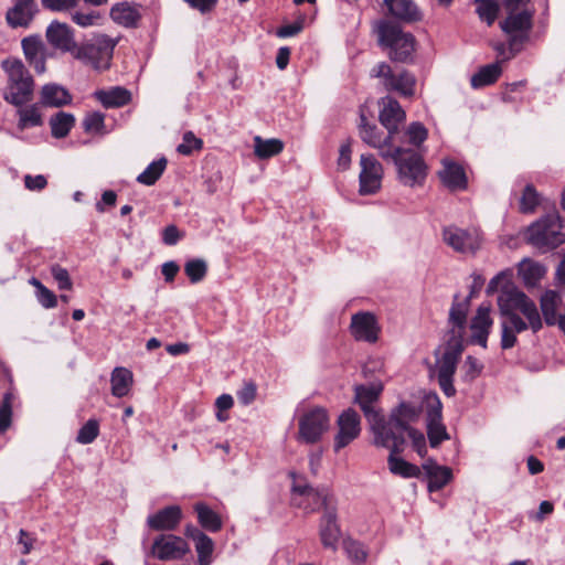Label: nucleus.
<instances>
[{
    "mask_svg": "<svg viewBox=\"0 0 565 565\" xmlns=\"http://www.w3.org/2000/svg\"><path fill=\"white\" fill-rule=\"evenodd\" d=\"M305 18H299L292 23L281 25L277 29L276 35L278 38H290L300 33L303 29Z\"/></svg>",
    "mask_w": 565,
    "mask_h": 565,
    "instance_id": "61",
    "label": "nucleus"
},
{
    "mask_svg": "<svg viewBox=\"0 0 565 565\" xmlns=\"http://www.w3.org/2000/svg\"><path fill=\"white\" fill-rule=\"evenodd\" d=\"M188 542L174 534H160L151 546V554L160 561H180L190 553Z\"/></svg>",
    "mask_w": 565,
    "mask_h": 565,
    "instance_id": "12",
    "label": "nucleus"
},
{
    "mask_svg": "<svg viewBox=\"0 0 565 565\" xmlns=\"http://www.w3.org/2000/svg\"><path fill=\"white\" fill-rule=\"evenodd\" d=\"M393 74L392 67L386 62H380L370 72L371 77L383 78L384 87H386L390 79H393Z\"/></svg>",
    "mask_w": 565,
    "mask_h": 565,
    "instance_id": "64",
    "label": "nucleus"
},
{
    "mask_svg": "<svg viewBox=\"0 0 565 565\" xmlns=\"http://www.w3.org/2000/svg\"><path fill=\"white\" fill-rule=\"evenodd\" d=\"M2 70L8 74L3 99L15 107L28 105L33 99L34 79L17 57H8L1 62Z\"/></svg>",
    "mask_w": 565,
    "mask_h": 565,
    "instance_id": "4",
    "label": "nucleus"
},
{
    "mask_svg": "<svg viewBox=\"0 0 565 565\" xmlns=\"http://www.w3.org/2000/svg\"><path fill=\"white\" fill-rule=\"evenodd\" d=\"M202 149L203 140L198 138L191 130L183 134L182 143L177 147V151L182 156H191L194 151Z\"/></svg>",
    "mask_w": 565,
    "mask_h": 565,
    "instance_id": "49",
    "label": "nucleus"
},
{
    "mask_svg": "<svg viewBox=\"0 0 565 565\" xmlns=\"http://www.w3.org/2000/svg\"><path fill=\"white\" fill-rule=\"evenodd\" d=\"M24 56L35 72L41 74L45 71V57L42 54L43 43L36 35L24 38L21 42Z\"/></svg>",
    "mask_w": 565,
    "mask_h": 565,
    "instance_id": "30",
    "label": "nucleus"
},
{
    "mask_svg": "<svg viewBox=\"0 0 565 565\" xmlns=\"http://www.w3.org/2000/svg\"><path fill=\"white\" fill-rule=\"evenodd\" d=\"M140 4L129 3L127 1L118 2L110 9L109 15L111 20L124 28H138L142 18L139 12Z\"/></svg>",
    "mask_w": 565,
    "mask_h": 565,
    "instance_id": "24",
    "label": "nucleus"
},
{
    "mask_svg": "<svg viewBox=\"0 0 565 565\" xmlns=\"http://www.w3.org/2000/svg\"><path fill=\"white\" fill-rule=\"evenodd\" d=\"M420 409L411 402L402 401L391 409L388 417L383 415V430H374L373 444L376 447H388L391 440L405 437V430L413 427L411 423L418 419Z\"/></svg>",
    "mask_w": 565,
    "mask_h": 565,
    "instance_id": "5",
    "label": "nucleus"
},
{
    "mask_svg": "<svg viewBox=\"0 0 565 565\" xmlns=\"http://www.w3.org/2000/svg\"><path fill=\"white\" fill-rule=\"evenodd\" d=\"M50 271L54 280L57 282L60 290H72L73 281L66 268L62 267L60 264H53Z\"/></svg>",
    "mask_w": 565,
    "mask_h": 565,
    "instance_id": "54",
    "label": "nucleus"
},
{
    "mask_svg": "<svg viewBox=\"0 0 565 565\" xmlns=\"http://www.w3.org/2000/svg\"><path fill=\"white\" fill-rule=\"evenodd\" d=\"M470 307L469 299L459 301V294L454 296V300L449 310L448 323L452 326L451 329L461 331L463 333L467 324V316Z\"/></svg>",
    "mask_w": 565,
    "mask_h": 565,
    "instance_id": "37",
    "label": "nucleus"
},
{
    "mask_svg": "<svg viewBox=\"0 0 565 565\" xmlns=\"http://www.w3.org/2000/svg\"><path fill=\"white\" fill-rule=\"evenodd\" d=\"M562 303L561 294L554 289L545 290L540 297V309L544 322L548 327L556 326L559 315L557 313L558 307Z\"/></svg>",
    "mask_w": 565,
    "mask_h": 565,
    "instance_id": "29",
    "label": "nucleus"
},
{
    "mask_svg": "<svg viewBox=\"0 0 565 565\" xmlns=\"http://www.w3.org/2000/svg\"><path fill=\"white\" fill-rule=\"evenodd\" d=\"M132 372L126 367H115L111 372V394L116 397L127 396L132 385Z\"/></svg>",
    "mask_w": 565,
    "mask_h": 565,
    "instance_id": "38",
    "label": "nucleus"
},
{
    "mask_svg": "<svg viewBox=\"0 0 565 565\" xmlns=\"http://www.w3.org/2000/svg\"><path fill=\"white\" fill-rule=\"evenodd\" d=\"M527 295L519 289L513 284L509 282L501 288V294L498 297V307L500 310V315H502V309H508L510 311L519 310L525 300H527Z\"/></svg>",
    "mask_w": 565,
    "mask_h": 565,
    "instance_id": "31",
    "label": "nucleus"
},
{
    "mask_svg": "<svg viewBox=\"0 0 565 565\" xmlns=\"http://www.w3.org/2000/svg\"><path fill=\"white\" fill-rule=\"evenodd\" d=\"M563 222L556 210L533 222L525 233V242L541 253L551 252L565 243Z\"/></svg>",
    "mask_w": 565,
    "mask_h": 565,
    "instance_id": "6",
    "label": "nucleus"
},
{
    "mask_svg": "<svg viewBox=\"0 0 565 565\" xmlns=\"http://www.w3.org/2000/svg\"><path fill=\"white\" fill-rule=\"evenodd\" d=\"M330 427V416L323 406H313L298 418L297 441L306 445L319 443Z\"/></svg>",
    "mask_w": 565,
    "mask_h": 565,
    "instance_id": "9",
    "label": "nucleus"
},
{
    "mask_svg": "<svg viewBox=\"0 0 565 565\" xmlns=\"http://www.w3.org/2000/svg\"><path fill=\"white\" fill-rule=\"evenodd\" d=\"M255 154L259 159H269L279 154L284 150V142L280 139L263 140L260 137H255Z\"/></svg>",
    "mask_w": 565,
    "mask_h": 565,
    "instance_id": "43",
    "label": "nucleus"
},
{
    "mask_svg": "<svg viewBox=\"0 0 565 565\" xmlns=\"http://www.w3.org/2000/svg\"><path fill=\"white\" fill-rule=\"evenodd\" d=\"M198 522L207 532L216 533L222 530L223 521L221 515L204 502L194 504Z\"/></svg>",
    "mask_w": 565,
    "mask_h": 565,
    "instance_id": "33",
    "label": "nucleus"
},
{
    "mask_svg": "<svg viewBox=\"0 0 565 565\" xmlns=\"http://www.w3.org/2000/svg\"><path fill=\"white\" fill-rule=\"evenodd\" d=\"M195 551L198 553L199 565H210L214 551L213 540L209 535H202V537L195 542Z\"/></svg>",
    "mask_w": 565,
    "mask_h": 565,
    "instance_id": "48",
    "label": "nucleus"
},
{
    "mask_svg": "<svg viewBox=\"0 0 565 565\" xmlns=\"http://www.w3.org/2000/svg\"><path fill=\"white\" fill-rule=\"evenodd\" d=\"M416 83L415 75L407 70H403L397 75L393 74V79H390L385 89L388 92H397L403 97H413L415 95Z\"/></svg>",
    "mask_w": 565,
    "mask_h": 565,
    "instance_id": "34",
    "label": "nucleus"
},
{
    "mask_svg": "<svg viewBox=\"0 0 565 565\" xmlns=\"http://www.w3.org/2000/svg\"><path fill=\"white\" fill-rule=\"evenodd\" d=\"M343 548L347 552L349 558L355 562H364L366 559L367 554L359 541L352 540L350 537L344 539Z\"/></svg>",
    "mask_w": 565,
    "mask_h": 565,
    "instance_id": "56",
    "label": "nucleus"
},
{
    "mask_svg": "<svg viewBox=\"0 0 565 565\" xmlns=\"http://www.w3.org/2000/svg\"><path fill=\"white\" fill-rule=\"evenodd\" d=\"M505 17L499 21L500 30L509 36L511 56L519 55L531 41L534 26V10H504Z\"/></svg>",
    "mask_w": 565,
    "mask_h": 565,
    "instance_id": "7",
    "label": "nucleus"
},
{
    "mask_svg": "<svg viewBox=\"0 0 565 565\" xmlns=\"http://www.w3.org/2000/svg\"><path fill=\"white\" fill-rule=\"evenodd\" d=\"M405 434L412 440L413 449L417 452L420 458H425L427 455V445L425 435L415 427H409L405 430Z\"/></svg>",
    "mask_w": 565,
    "mask_h": 565,
    "instance_id": "55",
    "label": "nucleus"
},
{
    "mask_svg": "<svg viewBox=\"0 0 565 565\" xmlns=\"http://www.w3.org/2000/svg\"><path fill=\"white\" fill-rule=\"evenodd\" d=\"M290 505L303 510L306 513L321 511L318 522V534L323 548L338 551L342 539L339 520L338 499L333 491L326 487L313 488L309 483L294 482L290 489Z\"/></svg>",
    "mask_w": 565,
    "mask_h": 565,
    "instance_id": "1",
    "label": "nucleus"
},
{
    "mask_svg": "<svg viewBox=\"0 0 565 565\" xmlns=\"http://www.w3.org/2000/svg\"><path fill=\"white\" fill-rule=\"evenodd\" d=\"M502 74L500 62L481 66L479 71L471 77V86L473 88H482L494 84Z\"/></svg>",
    "mask_w": 565,
    "mask_h": 565,
    "instance_id": "39",
    "label": "nucleus"
},
{
    "mask_svg": "<svg viewBox=\"0 0 565 565\" xmlns=\"http://www.w3.org/2000/svg\"><path fill=\"white\" fill-rule=\"evenodd\" d=\"M387 14L399 23H415L423 20V13L413 0H384Z\"/></svg>",
    "mask_w": 565,
    "mask_h": 565,
    "instance_id": "20",
    "label": "nucleus"
},
{
    "mask_svg": "<svg viewBox=\"0 0 565 565\" xmlns=\"http://www.w3.org/2000/svg\"><path fill=\"white\" fill-rule=\"evenodd\" d=\"M46 39L52 46L63 52L75 53L77 49L73 30L66 23L53 21L46 29Z\"/></svg>",
    "mask_w": 565,
    "mask_h": 565,
    "instance_id": "21",
    "label": "nucleus"
},
{
    "mask_svg": "<svg viewBox=\"0 0 565 565\" xmlns=\"http://www.w3.org/2000/svg\"><path fill=\"white\" fill-rule=\"evenodd\" d=\"M361 172L359 175L361 195H372L380 191L383 178V167L373 154H361Z\"/></svg>",
    "mask_w": 565,
    "mask_h": 565,
    "instance_id": "13",
    "label": "nucleus"
},
{
    "mask_svg": "<svg viewBox=\"0 0 565 565\" xmlns=\"http://www.w3.org/2000/svg\"><path fill=\"white\" fill-rule=\"evenodd\" d=\"M405 437H399L397 440H391L390 446L387 447L390 449L387 458L388 469L393 475L402 478H420V468L399 457L405 449Z\"/></svg>",
    "mask_w": 565,
    "mask_h": 565,
    "instance_id": "16",
    "label": "nucleus"
},
{
    "mask_svg": "<svg viewBox=\"0 0 565 565\" xmlns=\"http://www.w3.org/2000/svg\"><path fill=\"white\" fill-rule=\"evenodd\" d=\"M257 395V385L253 381H245L243 386L236 392L238 402L244 405H250Z\"/></svg>",
    "mask_w": 565,
    "mask_h": 565,
    "instance_id": "57",
    "label": "nucleus"
},
{
    "mask_svg": "<svg viewBox=\"0 0 565 565\" xmlns=\"http://www.w3.org/2000/svg\"><path fill=\"white\" fill-rule=\"evenodd\" d=\"M38 301L45 309H52L57 306V296L47 287H42L38 292H35Z\"/></svg>",
    "mask_w": 565,
    "mask_h": 565,
    "instance_id": "62",
    "label": "nucleus"
},
{
    "mask_svg": "<svg viewBox=\"0 0 565 565\" xmlns=\"http://www.w3.org/2000/svg\"><path fill=\"white\" fill-rule=\"evenodd\" d=\"M337 425L339 430L334 436L333 445L335 452L350 445L360 436L361 417L354 408L349 407L339 415Z\"/></svg>",
    "mask_w": 565,
    "mask_h": 565,
    "instance_id": "14",
    "label": "nucleus"
},
{
    "mask_svg": "<svg viewBox=\"0 0 565 565\" xmlns=\"http://www.w3.org/2000/svg\"><path fill=\"white\" fill-rule=\"evenodd\" d=\"M183 512L180 505H167L147 516L146 524L151 531L172 532L182 521Z\"/></svg>",
    "mask_w": 565,
    "mask_h": 565,
    "instance_id": "18",
    "label": "nucleus"
},
{
    "mask_svg": "<svg viewBox=\"0 0 565 565\" xmlns=\"http://www.w3.org/2000/svg\"><path fill=\"white\" fill-rule=\"evenodd\" d=\"M406 135L412 146L419 147L428 138V130L424 124L413 121L407 127Z\"/></svg>",
    "mask_w": 565,
    "mask_h": 565,
    "instance_id": "53",
    "label": "nucleus"
},
{
    "mask_svg": "<svg viewBox=\"0 0 565 565\" xmlns=\"http://www.w3.org/2000/svg\"><path fill=\"white\" fill-rule=\"evenodd\" d=\"M457 369L447 367L439 365L438 367V384L440 390L447 397H452L456 395L457 391L454 386V375Z\"/></svg>",
    "mask_w": 565,
    "mask_h": 565,
    "instance_id": "46",
    "label": "nucleus"
},
{
    "mask_svg": "<svg viewBox=\"0 0 565 565\" xmlns=\"http://www.w3.org/2000/svg\"><path fill=\"white\" fill-rule=\"evenodd\" d=\"M475 3L479 19L486 22L488 26H491L498 19L500 8L502 7L501 2L499 3L497 0H475Z\"/></svg>",
    "mask_w": 565,
    "mask_h": 565,
    "instance_id": "44",
    "label": "nucleus"
},
{
    "mask_svg": "<svg viewBox=\"0 0 565 565\" xmlns=\"http://www.w3.org/2000/svg\"><path fill=\"white\" fill-rule=\"evenodd\" d=\"M443 239L454 250L465 253L467 250V242L470 239V234L457 226H447L443 230Z\"/></svg>",
    "mask_w": 565,
    "mask_h": 565,
    "instance_id": "40",
    "label": "nucleus"
},
{
    "mask_svg": "<svg viewBox=\"0 0 565 565\" xmlns=\"http://www.w3.org/2000/svg\"><path fill=\"white\" fill-rule=\"evenodd\" d=\"M490 311L491 305L489 302H483L478 307L476 315L470 321V329L472 334L468 340L469 344H478L483 349L488 348V338L493 324V319L490 317Z\"/></svg>",
    "mask_w": 565,
    "mask_h": 565,
    "instance_id": "19",
    "label": "nucleus"
},
{
    "mask_svg": "<svg viewBox=\"0 0 565 565\" xmlns=\"http://www.w3.org/2000/svg\"><path fill=\"white\" fill-rule=\"evenodd\" d=\"M167 164L168 160L166 157L152 161L145 171L137 177V182L148 186L153 185L163 174Z\"/></svg>",
    "mask_w": 565,
    "mask_h": 565,
    "instance_id": "42",
    "label": "nucleus"
},
{
    "mask_svg": "<svg viewBox=\"0 0 565 565\" xmlns=\"http://www.w3.org/2000/svg\"><path fill=\"white\" fill-rule=\"evenodd\" d=\"M75 122L76 118L73 114L63 110L55 113L49 120L52 137L55 139L66 138Z\"/></svg>",
    "mask_w": 565,
    "mask_h": 565,
    "instance_id": "35",
    "label": "nucleus"
},
{
    "mask_svg": "<svg viewBox=\"0 0 565 565\" xmlns=\"http://www.w3.org/2000/svg\"><path fill=\"white\" fill-rule=\"evenodd\" d=\"M463 351V333L461 331L450 329L448 331L446 348L439 361V365L457 369V364Z\"/></svg>",
    "mask_w": 565,
    "mask_h": 565,
    "instance_id": "26",
    "label": "nucleus"
},
{
    "mask_svg": "<svg viewBox=\"0 0 565 565\" xmlns=\"http://www.w3.org/2000/svg\"><path fill=\"white\" fill-rule=\"evenodd\" d=\"M94 97L106 109L124 107L131 102L130 90L121 86H115L108 90L98 89L94 93Z\"/></svg>",
    "mask_w": 565,
    "mask_h": 565,
    "instance_id": "27",
    "label": "nucleus"
},
{
    "mask_svg": "<svg viewBox=\"0 0 565 565\" xmlns=\"http://www.w3.org/2000/svg\"><path fill=\"white\" fill-rule=\"evenodd\" d=\"M377 45L387 52L394 63L413 64L416 52V38L411 32L403 31L399 23L390 19H380L373 25Z\"/></svg>",
    "mask_w": 565,
    "mask_h": 565,
    "instance_id": "2",
    "label": "nucleus"
},
{
    "mask_svg": "<svg viewBox=\"0 0 565 565\" xmlns=\"http://www.w3.org/2000/svg\"><path fill=\"white\" fill-rule=\"evenodd\" d=\"M542 203V195L532 183H527L520 198L519 211L522 214H533Z\"/></svg>",
    "mask_w": 565,
    "mask_h": 565,
    "instance_id": "41",
    "label": "nucleus"
},
{
    "mask_svg": "<svg viewBox=\"0 0 565 565\" xmlns=\"http://www.w3.org/2000/svg\"><path fill=\"white\" fill-rule=\"evenodd\" d=\"M463 367H465L463 381L472 382L481 374V372L483 370V364L480 363L475 356L468 355L466 358Z\"/></svg>",
    "mask_w": 565,
    "mask_h": 565,
    "instance_id": "58",
    "label": "nucleus"
},
{
    "mask_svg": "<svg viewBox=\"0 0 565 565\" xmlns=\"http://www.w3.org/2000/svg\"><path fill=\"white\" fill-rule=\"evenodd\" d=\"M41 103H34L31 105H24L18 107L17 115L19 117L18 120V129L23 131L33 127H41L44 125L43 115L40 111Z\"/></svg>",
    "mask_w": 565,
    "mask_h": 565,
    "instance_id": "32",
    "label": "nucleus"
},
{
    "mask_svg": "<svg viewBox=\"0 0 565 565\" xmlns=\"http://www.w3.org/2000/svg\"><path fill=\"white\" fill-rule=\"evenodd\" d=\"M426 433L431 448H438L443 441L449 440L450 435L443 423V404L436 392L425 395Z\"/></svg>",
    "mask_w": 565,
    "mask_h": 565,
    "instance_id": "11",
    "label": "nucleus"
},
{
    "mask_svg": "<svg viewBox=\"0 0 565 565\" xmlns=\"http://www.w3.org/2000/svg\"><path fill=\"white\" fill-rule=\"evenodd\" d=\"M359 134L363 142L379 149L380 156L384 149L391 150L395 146V141L385 142L383 131L375 124H370L363 111L360 113Z\"/></svg>",
    "mask_w": 565,
    "mask_h": 565,
    "instance_id": "23",
    "label": "nucleus"
},
{
    "mask_svg": "<svg viewBox=\"0 0 565 565\" xmlns=\"http://www.w3.org/2000/svg\"><path fill=\"white\" fill-rule=\"evenodd\" d=\"M350 332L356 341L375 343L379 340L381 328L374 313L359 311L351 318Z\"/></svg>",
    "mask_w": 565,
    "mask_h": 565,
    "instance_id": "17",
    "label": "nucleus"
},
{
    "mask_svg": "<svg viewBox=\"0 0 565 565\" xmlns=\"http://www.w3.org/2000/svg\"><path fill=\"white\" fill-rule=\"evenodd\" d=\"M443 183L451 191L466 190L468 186V179L462 166L455 161H447L445 169L438 172Z\"/></svg>",
    "mask_w": 565,
    "mask_h": 565,
    "instance_id": "28",
    "label": "nucleus"
},
{
    "mask_svg": "<svg viewBox=\"0 0 565 565\" xmlns=\"http://www.w3.org/2000/svg\"><path fill=\"white\" fill-rule=\"evenodd\" d=\"M184 273L192 284H198L205 278L207 264L202 258H192L185 263Z\"/></svg>",
    "mask_w": 565,
    "mask_h": 565,
    "instance_id": "45",
    "label": "nucleus"
},
{
    "mask_svg": "<svg viewBox=\"0 0 565 565\" xmlns=\"http://www.w3.org/2000/svg\"><path fill=\"white\" fill-rule=\"evenodd\" d=\"M384 390L382 382L358 384L354 386L353 403L358 404L367 419L371 431L383 430V414L373 404L379 402Z\"/></svg>",
    "mask_w": 565,
    "mask_h": 565,
    "instance_id": "10",
    "label": "nucleus"
},
{
    "mask_svg": "<svg viewBox=\"0 0 565 565\" xmlns=\"http://www.w3.org/2000/svg\"><path fill=\"white\" fill-rule=\"evenodd\" d=\"M116 45V40L106 34H100L94 38L92 42L77 47L74 56L97 71H106L110 67Z\"/></svg>",
    "mask_w": 565,
    "mask_h": 565,
    "instance_id": "8",
    "label": "nucleus"
},
{
    "mask_svg": "<svg viewBox=\"0 0 565 565\" xmlns=\"http://www.w3.org/2000/svg\"><path fill=\"white\" fill-rule=\"evenodd\" d=\"M185 233L180 231L177 225L169 224L167 225L162 232V243L168 246H173L178 244L184 237Z\"/></svg>",
    "mask_w": 565,
    "mask_h": 565,
    "instance_id": "60",
    "label": "nucleus"
},
{
    "mask_svg": "<svg viewBox=\"0 0 565 565\" xmlns=\"http://www.w3.org/2000/svg\"><path fill=\"white\" fill-rule=\"evenodd\" d=\"M352 139L349 138L345 142L340 146L339 149V158H338V168L340 170L349 169L351 164V153H352Z\"/></svg>",
    "mask_w": 565,
    "mask_h": 565,
    "instance_id": "63",
    "label": "nucleus"
},
{
    "mask_svg": "<svg viewBox=\"0 0 565 565\" xmlns=\"http://www.w3.org/2000/svg\"><path fill=\"white\" fill-rule=\"evenodd\" d=\"M99 435V420L88 419L78 430L76 441L82 445L92 444Z\"/></svg>",
    "mask_w": 565,
    "mask_h": 565,
    "instance_id": "47",
    "label": "nucleus"
},
{
    "mask_svg": "<svg viewBox=\"0 0 565 565\" xmlns=\"http://www.w3.org/2000/svg\"><path fill=\"white\" fill-rule=\"evenodd\" d=\"M36 12V7L15 1L14 6L7 11L6 19L12 28L28 26Z\"/></svg>",
    "mask_w": 565,
    "mask_h": 565,
    "instance_id": "36",
    "label": "nucleus"
},
{
    "mask_svg": "<svg viewBox=\"0 0 565 565\" xmlns=\"http://www.w3.org/2000/svg\"><path fill=\"white\" fill-rule=\"evenodd\" d=\"M383 108L380 111V122L387 130L385 142L395 141L399 134V125L405 121L406 114L398 100L391 96L382 98Z\"/></svg>",
    "mask_w": 565,
    "mask_h": 565,
    "instance_id": "15",
    "label": "nucleus"
},
{
    "mask_svg": "<svg viewBox=\"0 0 565 565\" xmlns=\"http://www.w3.org/2000/svg\"><path fill=\"white\" fill-rule=\"evenodd\" d=\"M12 399V394L6 393L0 402V434L4 433L11 426Z\"/></svg>",
    "mask_w": 565,
    "mask_h": 565,
    "instance_id": "51",
    "label": "nucleus"
},
{
    "mask_svg": "<svg viewBox=\"0 0 565 565\" xmlns=\"http://www.w3.org/2000/svg\"><path fill=\"white\" fill-rule=\"evenodd\" d=\"M381 158L387 162H393L402 184L411 188L424 184L428 167L419 152L412 148L395 145L391 150L384 149Z\"/></svg>",
    "mask_w": 565,
    "mask_h": 565,
    "instance_id": "3",
    "label": "nucleus"
},
{
    "mask_svg": "<svg viewBox=\"0 0 565 565\" xmlns=\"http://www.w3.org/2000/svg\"><path fill=\"white\" fill-rule=\"evenodd\" d=\"M43 107L61 108L73 102V96L67 88L56 83H49L40 90V100Z\"/></svg>",
    "mask_w": 565,
    "mask_h": 565,
    "instance_id": "25",
    "label": "nucleus"
},
{
    "mask_svg": "<svg viewBox=\"0 0 565 565\" xmlns=\"http://www.w3.org/2000/svg\"><path fill=\"white\" fill-rule=\"evenodd\" d=\"M523 282L527 287L535 286L544 275V267L539 263L531 262L525 268L520 269Z\"/></svg>",
    "mask_w": 565,
    "mask_h": 565,
    "instance_id": "52",
    "label": "nucleus"
},
{
    "mask_svg": "<svg viewBox=\"0 0 565 565\" xmlns=\"http://www.w3.org/2000/svg\"><path fill=\"white\" fill-rule=\"evenodd\" d=\"M509 323V328L516 332L521 333L523 331H526L529 329L527 322L523 320L515 311H510L508 309H502L501 315Z\"/></svg>",
    "mask_w": 565,
    "mask_h": 565,
    "instance_id": "59",
    "label": "nucleus"
},
{
    "mask_svg": "<svg viewBox=\"0 0 565 565\" xmlns=\"http://www.w3.org/2000/svg\"><path fill=\"white\" fill-rule=\"evenodd\" d=\"M83 129L88 134H103L105 130V115L100 111L87 114L83 119Z\"/></svg>",
    "mask_w": 565,
    "mask_h": 565,
    "instance_id": "50",
    "label": "nucleus"
},
{
    "mask_svg": "<svg viewBox=\"0 0 565 565\" xmlns=\"http://www.w3.org/2000/svg\"><path fill=\"white\" fill-rule=\"evenodd\" d=\"M426 477L428 479V492H437L446 487L454 478L452 470L447 466H440L434 458H428L423 463Z\"/></svg>",
    "mask_w": 565,
    "mask_h": 565,
    "instance_id": "22",
    "label": "nucleus"
}]
</instances>
